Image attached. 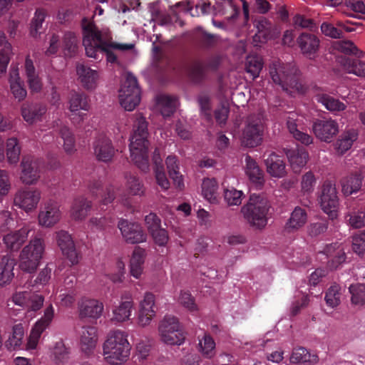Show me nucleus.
Masks as SVG:
<instances>
[{"instance_id":"f257e3e1","label":"nucleus","mask_w":365,"mask_h":365,"mask_svg":"<svg viewBox=\"0 0 365 365\" xmlns=\"http://www.w3.org/2000/svg\"><path fill=\"white\" fill-rule=\"evenodd\" d=\"M148 122L143 116L136 118L133 124V133L130 138V158L135 165L143 172L150 170L148 159L149 141Z\"/></svg>"},{"instance_id":"f03ea898","label":"nucleus","mask_w":365,"mask_h":365,"mask_svg":"<svg viewBox=\"0 0 365 365\" xmlns=\"http://www.w3.org/2000/svg\"><path fill=\"white\" fill-rule=\"evenodd\" d=\"M269 73L273 83L284 91L293 88L301 93L307 91L304 85L299 81L297 68L292 64L274 60L269 64Z\"/></svg>"},{"instance_id":"7ed1b4c3","label":"nucleus","mask_w":365,"mask_h":365,"mask_svg":"<svg viewBox=\"0 0 365 365\" xmlns=\"http://www.w3.org/2000/svg\"><path fill=\"white\" fill-rule=\"evenodd\" d=\"M103 348L105 360L112 365L123 364L130 356V345L127 334L120 330L109 334Z\"/></svg>"},{"instance_id":"20e7f679","label":"nucleus","mask_w":365,"mask_h":365,"mask_svg":"<svg viewBox=\"0 0 365 365\" xmlns=\"http://www.w3.org/2000/svg\"><path fill=\"white\" fill-rule=\"evenodd\" d=\"M270 207L271 205L265 196L253 193L242 212L251 225L262 229L267 224Z\"/></svg>"},{"instance_id":"39448f33","label":"nucleus","mask_w":365,"mask_h":365,"mask_svg":"<svg viewBox=\"0 0 365 365\" xmlns=\"http://www.w3.org/2000/svg\"><path fill=\"white\" fill-rule=\"evenodd\" d=\"M222 62L220 56L213 54L205 60H193L187 66V73L189 79L195 84L205 81L208 72H215L218 70Z\"/></svg>"},{"instance_id":"423d86ee","label":"nucleus","mask_w":365,"mask_h":365,"mask_svg":"<svg viewBox=\"0 0 365 365\" xmlns=\"http://www.w3.org/2000/svg\"><path fill=\"white\" fill-rule=\"evenodd\" d=\"M44 251L43 242L40 238L30 241L21 252L19 267L21 270L31 273L38 266Z\"/></svg>"},{"instance_id":"0eeeda50","label":"nucleus","mask_w":365,"mask_h":365,"mask_svg":"<svg viewBox=\"0 0 365 365\" xmlns=\"http://www.w3.org/2000/svg\"><path fill=\"white\" fill-rule=\"evenodd\" d=\"M119 101L120 106L128 111L133 110L140 101V89L136 77L131 73L126 74L119 91Z\"/></svg>"},{"instance_id":"6e6552de","label":"nucleus","mask_w":365,"mask_h":365,"mask_svg":"<svg viewBox=\"0 0 365 365\" xmlns=\"http://www.w3.org/2000/svg\"><path fill=\"white\" fill-rule=\"evenodd\" d=\"M83 45L87 56L98 59L99 53H102L103 47L106 43L101 31L95 25L88 24L83 26Z\"/></svg>"},{"instance_id":"1a4fd4ad","label":"nucleus","mask_w":365,"mask_h":365,"mask_svg":"<svg viewBox=\"0 0 365 365\" xmlns=\"http://www.w3.org/2000/svg\"><path fill=\"white\" fill-rule=\"evenodd\" d=\"M159 332L163 341L170 345H180L185 341V336L178 318L165 316L159 325Z\"/></svg>"},{"instance_id":"9d476101","label":"nucleus","mask_w":365,"mask_h":365,"mask_svg":"<svg viewBox=\"0 0 365 365\" xmlns=\"http://www.w3.org/2000/svg\"><path fill=\"white\" fill-rule=\"evenodd\" d=\"M263 131L262 115L261 114L249 115L242 133V143L250 148L257 146L262 142Z\"/></svg>"},{"instance_id":"9b49d317","label":"nucleus","mask_w":365,"mask_h":365,"mask_svg":"<svg viewBox=\"0 0 365 365\" xmlns=\"http://www.w3.org/2000/svg\"><path fill=\"white\" fill-rule=\"evenodd\" d=\"M319 203L322 210L331 219L336 217L339 202L334 183L329 180L324 182Z\"/></svg>"},{"instance_id":"f8f14e48","label":"nucleus","mask_w":365,"mask_h":365,"mask_svg":"<svg viewBox=\"0 0 365 365\" xmlns=\"http://www.w3.org/2000/svg\"><path fill=\"white\" fill-rule=\"evenodd\" d=\"M312 131L318 139L329 143L338 133L339 125L330 118H317L313 121Z\"/></svg>"},{"instance_id":"ddd939ff","label":"nucleus","mask_w":365,"mask_h":365,"mask_svg":"<svg viewBox=\"0 0 365 365\" xmlns=\"http://www.w3.org/2000/svg\"><path fill=\"white\" fill-rule=\"evenodd\" d=\"M54 317V308L52 304L44 310L43 316L33 327L27 339L26 348L34 349L36 347L41 334L48 327Z\"/></svg>"},{"instance_id":"4468645a","label":"nucleus","mask_w":365,"mask_h":365,"mask_svg":"<svg viewBox=\"0 0 365 365\" xmlns=\"http://www.w3.org/2000/svg\"><path fill=\"white\" fill-rule=\"evenodd\" d=\"M118 227L120 230L123 239L129 244H138L145 242L146 234L141 226L135 222H129L128 220L120 219L118 223Z\"/></svg>"},{"instance_id":"2eb2a0df","label":"nucleus","mask_w":365,"mask_h":365,"mask_svg":"<svg viewBox=\"0 0 365 365\" xmlns=\"http://www.w3.org/2000/svg\"><path fill=\"white\" fill-rule=\"evenodd\" d=\"M41 164V160L34 156H24L21 163L22 182L28 185L36 183L40 178Z\"/></svg>"},{"instance_id":"dca6fc26","label":"nucleus","mask_w":365,"mask_h":365,"mask_svg":"<svg viewBox=\"0 0 365 365\" xmlns=\"http://www.w3.org/2000/svg\"><path fill=\"white\" fill-rule=\"evenodd\" d=\"M40 198L41 192L38 190L26 187L16 193L14 202L16 206L29 212L37 207Z\"/></svg>"},{"instance_id":"f3484780","label":"nucleus","mask_w":365,"mask_h":365,"mask_svg":"<svg viewBox=\"0 0 365 365\" xmlns=\"http://www.w3.org/2000/svg\"><path fill=\"white\" fill-rule=\"evenodd\" d=\"M33 231V225H25L20 230L11 232L3 237L6 247L11 251H17L27 240L29 233Z\"/></svg>"},{"instance_id":"a211bd4d","label":"nucleus","mask_w":365,"mask_h":365,"mask_svg":"<svg viewBox=\"0 0 365 365\" xmlns=\"http://www.w3.org/2000/svg\"><path fill=\"white\" fill-rule=\"evenodd\" d=\"M94 154L99 161L108 162L115 154L111 140L103 134L98 135L93 143Z\"/></svg>"},{"instance_id":"6ab92c4d","label":"nucleus","mask_w":365,"mask_h":365,"mask_svg":"<svg viewBox=\"0 0 365 365\" xmlns=\"http://www.w3.org/2000/svg\"><path fill=\"white\" fill-rule=\"evenodd\" d=\"M319 39L309 32H303L297 38V43L303 55L314 58L319 48Z\"/></svg>"},{"instance_id":"aec40b11","label":"nucleus","mask_w":365,"mask_h":365,"mask_svg":"<svg viewBox=\"0 0 365 365\" xmlns=\"http://www.w3.org/2000/svg\"><path fill=\"white\" fill-rule=\"evenodd\" d=\"M56 240L58 245L63 254L66 256L72 264H77L79 261V255L77 252L73 241L68 232L61 230L57 232Z\"/></svg>"},{"instance_id":"412c9836","label":"nucleus","mask_w":365,"mask_h":365,"mask_svg":"<svg viewBox=\"0 0 365 365\" xmlns=\"http://www.w3.org/2000/svg\"><path fill=\"white\" fill-rule=\"evenodd\" d=\"M155 306V296L150 292L145 293L144 299L140 302V309L138 313V324L141 327H145L149 324L155 315L154 309Z\"/></svg>"},{"instance_id":"4be33fe9","label":"nucleus","mask_w":365,"mask_h":365,"mask_svg":"<svg viewBox=\"0 0 365 365\" xmlns=\"http://www.w3.org/2000/svg\"><path fill=\"white\" fill-rule=\"evenodd\" d=\"M61 216L57 202L49 201L45 204L38 215L39 224L44 227H51L58 222Z\"/></svg>"},{"instance_id":"5701e85b","label":"nucleus","mask_w":365,"mask_h":365,"mask_svg":"<svg viewBox=\"0 0 365 365\" xmlns=\"http://www.w3.org/2000/svg\"><path fill=\"white\" fill-rule=\"evenodd\" d=\"M286 155L293 171L296 173L301 171L309 158L308 152L303 146L287 150Z\"/></svg>"},{"instance_id":"b1692460","label":"nucleus","mask_w":365,"mask_h":365,"mask_svg":"<svg viewBox=\"0 0 365 365\" xmlns=\"http://www.w3.org/2000/svg\"><path fill=\"white\" fill-rule=\"evenodd\" d=\"M267 172L273 177L281 178L285 173V165L282 157L274 152H266L263 155Z\"/></svg>"},{"instance_id":"393cba45","label":"nucleus","mask_w":365,"mask_h":365,"mask_svg":"<svg viewBox=\"0 0 365 365\" xmlns=\"http://www.w3.org/2000/svg\"><path fill=\"white\" fill-rule=\"evenodd\" d=\"M307 214L304 209L296 207L292 212L290 217L286 222L284 230L287 233H293L299 230L307 222Z\"/></svg>"},{"instance_id":"a878e982","label":"nucleus","mask_w":365,"mask_h":365,"mask_svg":"<svg viewBox=\"0 0 365 365\" xmlns=\"http://www.w3.org/2000/svg\"><path fill=\"white\" fill-rule=\"evenodd\" d=\"M364 176L360 172L351 173L341 180V191L344 195H351L360 190Z\"/></svg>"},{"instance_id":"bb28decb","label":"nucleus","mask_w":365,"mask_h":365,"mask_svg":"<svg viewBox=\"0 0 365 365\" xmlns=\"http://www.w3.org/2000/svg\"><path fill=\"white\" fill-rule=\"evenodd\" d=\"M103 311V304L96 299L83 300L79 307L81 318L98 319Z\"/></svg>"},{"instance_id":"cd10ccee","label":"nucleus","mask_w":365,"mask_h":365,"mask_svg":"<svg viewBox=\"0 0 365 365\" xmlns=\"http://www.w3.org/2000/svg\"><path fill=\"white\" fill-rule=\"evenodd\" d=\"M323 252L331 258L329 263L331 269H336L346 259V254L338 242L327 245Z\"/></svg>"},{"instance_id":"c85d7f7f","label":"nucleus","mask_w":365,"mask_h":365,"mask_svg":"<svg viewBox=\"0 0 365 365\" xmlns=\"http://www.w3.org/2000/svg\"><path fill=\"white\" fill-rule=\"evenodd\" d=\"M315 100L323 105L326 109L330 112H340L343 111L346 108V104L340 101L339 99L334 98L327 93L321 92L319 88L317 89V92L314 94Z\"/></svg>"},{"instance_id":"c756f323","label":"nucleus","mask_w":365,"mask_h":365,"mask_svg":"<svg viewBox=\"0 0 365 365\" xmlns=\"http://www.w3.org/2000/svg\"><path fill=\"white\" fill-rule=\"evenodd\" d=\"M76 72L83 86L88 89H93L96 87L98 73L95 70L78 63L76 66Z\"/></svg>"},{"instance_id":"7c9ffc66","label":"nucleus","mask_w":365,"mask_h":365,"mask_svg":"<svg viewBox=\"0 0 365 365\" xmlns=\"http://www.w3.org/2000/svg\"><path fill=\"white\" fill-rule=\"evenodd\" d=\"M245 172L250 181L257 187H262L264 182L263 171L259 168L257 162L250 155L245 158Z\"/></svg>"},{"instance_id":"2f4dec72","label":"nucleus","mask_w":365,"mask_h":365,"mask_svg":"<svg viewBox=\"0 0 365 365\" xmlns=\"http://www.w3.org/2000/svg\"><path fill=\"white\" fill-rule=\"evenodd\" d=\"M46 108L41 103H26L21 108V115L29 123H33L41 119Z\"/></svg>"},{"instance_id":"473e14b6","label":"nucleus","mask_w":365,"mask_h":365,"mask_svg":"<svg viewBox=\"0 0 365 365\" xmlns=\"http://www.w3.org/2000/svg\"><path fill=\"white\" fill-rule=\"evenodd\" d=\"M178 99L176 96L161 95L157 98V107L164 118L171 116L176 110Z\"/></svg>"},{"instance_id":"72a5a7b5","label":"nucleus","mask_w":365,"mask_h":365,"mask_svg":"<svg viewBox=\"0 0 365 365\" xmlns=\"http://www.w3.org/2000/svg\"><path fill=\"white\" fill-rule=\"evenodd\" d=\"M97 342V329L95 327L88 326L82 328L81 336V349L86 354H89L95 347Z\"/></svg>"},{"instance_id":"f704fd0d","label":"nucleus","mask_w":365,"mask_h":365,"mask_svg":"<svg viewBox=\"0 0 365 365\" xmlns=\"http://www.w3.org/2000/svg\"><path fill=\"white\" fill-rule=\"evenodd\" d=\"M91 202L83 196L74 199L71 207V216L76 220L86 218L91 208Z\"/></svg>"},{"instance_id":"c9c22d12","label":"nucleus","mask_w":365,"mask_h":365,"mask_svg":"<svg viewBox=\"0 0 365 365\" xmlns=\"http://www.w3.org/2000/svg\"><path fill=\"white\" fill-rule=\"evenodd\" d=\"M145 260V250L136 247L130 261V274L138 279L143 272V265Z\"/></svg>"},{"instance_id":"e433bc0d","label":"nucleus","mask_w":365,"mask_h":365,"mask_svg":"<svg viewBox=\"0 0 365 365\" xmlns=\"http://www.w3.org/2000/svg\"><path fill=\"white\" fill-rule=\"evenodd\" d=\"M133 308V302L132 300L121 302L113 309L111 320L114 322H123L129 320Z\"/></svg>"},{"instance_id":"4c0bfd02","label":"nucleus","mask_w":365,"mask_h":365,"mask_svg":"<svg viewBox=\"0 0 365 365\" xmlns=\"http://www.w3.org/2000/svg\"><path fill=\"white\" fill-rule=\"evenodd\" d=\"M0 74L6 73L8 64L12 55V48L6 40L5 34L0 32Z\"/></svg>"},{"instance_id":"58836bf2","label":"nucleus","mask_w":365,"mask_h":365,"mask_svg":"<svg viewBox=\"0 0 365 365\" xmlns=\"http://www.w3.org/2000/svg\"><path fill=\"white\" fill-rule=\"evenodd\" d=\"M24 327L22 324H15L12 328V333L5 342V346L9 350L21 349L24 337Z\"/></svg>"},{"instance_id":"ea45409f","label":"nucleus","mask_w":365,"mask_h":365,"mask_svg":"<svg viewBox=\"0 0 365 365\" xmlns=\"http://www.w3.org/2000/svg\"><path fill=\"white\" fill-rule=\"evenodd\" d=\"M69 110L76 113L79 110H88V96L83 92L72 91L69 97Z\"/></svg>"},{"instance_id":"a19ab883","label":"nucleus","mask_w":365,"mask_h":365,"mask_svg":"<svg viewBox=\"0 0 365 365\" xmlns=\"http://www.w3.org/2000/svg\"><path fill=\"white\" fill-rule=\"evenodd\" d=\"M134 48L133 43H120L117 42H106L103 47L102 53H105L108 62L114 63L117 62V56L111 51L115 49L119 51H130Z\"/></svg>"},{"instance_id":"79ce46f5","label":"nucleus","mask_w":365,"mask_h":365,"mask_svg":"<svg viewBox=\"0 0 365 365\" xmlns=\"http://www.w3.org/2000/svg\"><path fill=\"white\" fill-rule=\"evenodd\" d=\"M15 260L4 257L0 264V285L4 286L9 284L14 277L13 272Z\"/></svg>"},{"instance_id":"37998d69","label":"nucleus","mask_w":365,"mask_h":365,"mask_svg":"<svg viewBox=\"0 0 365 365\" xmlns=\"http://www.w3.org/2000/svg\"><path fill=\"white\" fill-rule=\"evenodd\" d=\"M167 168L170 178L173 180L176 186L182 189L184 187L182 175L179 172V167L177 163V158L173 155H169L165 160Z\"/></svg>"},{"instance_id":"c03bdc74","label":"nucleus","mask_w":365,"mask_h":365,"mask_svg":"<svg viewBox=\"0 0 365 365\" xmlns=\"http://www.w3.org/2000/svg\"><path fill=\"white\" fill-rule=\"evenodd\" d=\"M218 184L215 178H205L202 183V194L209 202H217Z\"/></svg>"},{"instance_id":"a18cd8bd","label":"nucleus","mask_w":365,"mask_h":365,"mask_svg":"<svg viewBox=\"0 0 365 365\" xmlns=\"http://www.w3.org/2000/svg\"><path fill=\"white\" fill-rule=\"evenodd\" d=\"M198 350L203 356L210 359L215 354V342L210 334L204 333L202 338L198 336Z\"/></svg>"},{"instance_id":"49530a36","label":"nucleus","mask_w":365,"mask_h":365,"mask_svg":"<svg viewBox=\"0 0 365 365\" xmlns=\"http://www.w3.org/2000/svg\"><path fill=\"white\" fill-rule=\"evenodd\" d=\"M290 361L292 363L315 364L318 361V356L315 354H311L307 349L300 346L294 349Z\"/></svg>"},{"instance_id":"de8ad7c7","label":"nucleus","mask_w":365,"mask_h":365,"mask_svg":"<svg viewBox=\"0 0 365 365\" xmlns=\"http://www.w3.org/2000/svg\"><path fill=\"white\" fill-rule=\"evenodd\" d=\"M126 187L130 195L142 196L144 195L145 188L142 180L136 175L127 173L125 175Z\"/></svg>"},{"instance_id":"09e8293b","label":"nucleus","mask_w":365,"mask_h":365,"mask_svg":"<svg viewBox=\"0 0 365 365\" xmlns=\"http://www.w3.org/2000/svg\"><path fill=\"white\" fill-rule=\"evenodd\" d=\"M78 40L75 33L67 31L63 38V49L64 54L68 57H73L78 51Z\"/></svg>"},{"instance_id":"8fccbe9b","label":"nucleus","mask_w":365,"mask_h":365,"mask_svg":"<svg viewBox=\"0 0 365 365\" xmlns=\"http://www.w3.org/2000/svg\"><path fill=\"white\" fill-rule=\"evenodd\" d=\"M343 65L347 73L359 77H365V62L357 58H346L344 59Z\"/></svg>"},{"instance_id":"3c124183","label":"nucleus","mask_w":365,"mask_h":365,"mask_svg":"<svg viewBox=\"0 0 365 365\" xmlns=\"http://www.w3.org/2000/svg\"><path fill=\"white\" fill-rule=\"evenodd\" d=\"M287 126L289 133L292 135L295 140L306 145L312 143V137L307 133L299 130L295 120L289 118L287 121Z\"/></svg>"},{"instance_id":"603ef678","label":"nucleus","mask_w":365,"mask_h":365,"mask_svg":"<svg viewBox=\"0 0 365 365\" xmlns=\"http://www.w3.org/2000/svg\"><path fill=\"white\" fill-rule=\"evenodd\" d=\"M263 68L262 59L258 56H250L247 58L245 69L252 78H257Z\"/></svg>"},{"instance_id":"864d4df0","label":"nucleus","mask_w":365,"mask_h":365,"mask_svg":"<svg viewBox=\"0 0 365 365\" xmlns=\"http://www.w3.org/2000/svg\"><path fill=\"white\" fill-rule=\"evenodd\" d=\"M59 135L63 140V149L68 154L73 153L76 149L75 138L71 130L67 126H62Z\"/></svg>"},{"instance_id":"5fc2aeb1","label":"nucleus","mask_w":365,"mask_h":365,"mask_svg":"<svg viewBox=\"0 0 365 365\" xmlns=\"http://www.w3.org/2000/svg\"><path fill=\"white\" fill-rule=\"evenodd\" d=\"M21 148L16 138H10L6 141V156L10 163H16L19 160Z\"/></svg>"},{"instance_id":"6e6d98bb","label":"nucleus","mask_w":365,"mask_h":365,"mask_svg":"<svg viewBox=\"0 0 365 365\" xmlns=\"http://www.w3.org/2000/svg\"><path fill=\"white\" fill-rule=\"evenodd\" d=\"M357 139V134L354 130H348L344 133L341 138L336 142L337 150L339 153H344L347 151L352 145L353 143Z\"/></svg>"},{"instance_id":"4d7b16f0","label":"nucleus","mask_w":365,"mask_h":365,"mask_svg":"<svg viewBox=\"0 0 365 365\" xmlns=\"http://www.w3.org/2000/svg\"><path fill=\"white\" fill-rule=\"evenodd\" d=\"M348 225L354 229H360L365 226V212L352 211L345 216Z\"/></svg>"},{"instance_id":"13d9d810","label":"nucleus","mask_w":365,"mask_h":365,"mask_svg":"<svg viewBox=\"0 0 365 365\" xmlns=\"http://www.w3.org/2000/svg\"><path fill=\"white\" fill-rule=\"evenodd\" d=\"M351 294V302L356 305L365 304V285L361 284H351L349 288Z\"/></svg>"},{"instance_id":"bf43d9fd","label":"nucleus","mask_w":365,"mask_h":365,"mask_svg":"<svg viewBox=\"0 0 365 365\" xmlns=\"http://www.w3.org/2000/svg\"><path fill=\"white\" fill-rule=\"evenodd\" d=\"M340 288L337 284L331 285L325 293L324 299L331 308L337 307L340 303Z\"/></svg>"},{"instance_id":"052dcab7","label":"nucleus","mask_w":365,"mask_h":365,"mask_svg":"<svg viewBox=\"0 0 365 365\" xmlns=\"http://www.w3.org/2000/svg\"><path fill=\"white\" fill-rule=\"evenodd\" d=\"M53 354L56 363H64L68 359L69 351L62 341H58L54 346Z\"/></svg>"},{"instance_id":"680f3d73","label":"nucleus","mask_w":365,"mask_h":365,"mask_svg":"<svg viewBox=\"0 0 365 365\" xmlns=\"http://www.w3.org/2000/svg\"><path fill=\"white\" fill-rule=\"evenodd\" d=\"M352 250L358 254L361 255L365 252V231H359L352 236Z\"/></svg>"},{"instance_id":"e2e57ef3","label":"nucleus","mask_w":365,"mask_h":365,"mask_svg":"<svg viewBox=\"0 0 365 365\" xmlns=\"http://www.w3.org/2000/svg\"><path fill=\"white\" fill-rule=\"evenodd\" d=\"M242 191L237 190L234 188H225L224 197L226 202L230 205H238L242 202Z\"/></svg>"},{"instance_id":"0e129e2a","label":"nucleus","mask_w":365,"mask_h":365,"mask_svg":"<svg viewBox=\"0 0 365 365\" xmlns=\"http://www.w3.org/2000/svg\"><path fill=\"white\" fill-rule=\"evenodd\" d=\"M198 103L200 107L202 114L207 122H211L212 115L211 113V106L210 98L206 95H202L198 97Z\"/></svg>"},{"instance_id":"69168bd1","label":"nucleus","mask_w":365,"mask_h":365,"mask_svg":"<svg viewBox=\"0 0 365 365\" xmlns=\"http://www.w3.org/2000/svg\"><path fill=\"white\" fill-rule=\"evenodd\" d=\"M44 297L41 294L31 293L26 306L29 311L36 312L41 309Z\"/></svg>"},{"instance_id":"338daca9","label":"nucleus","mask_w":365,"mask_h":365,"mask_svg":"<svg viewBox=\"0 0 365 365\" xmlns=\"http://www.w3.org/2000/svg\"><path fill=\"white\" fill-rule=\"evenodd\" d=\"M218 40L219 36L217 35L203 32L200 36L198 41L202 47L205 48H210L215 46Z\"/></svg>"},{"instance_id":"774afa93","label":"nucleus","mask_w":365,"mask_h":365,"mask_svg":"<svg viewBox=\"0 0 365 365\" xmlns=\"http://www.w3.org/2000/svg\"><path fill=\"white\" fill-rule=\"evenodd\" d=\"M44 11L41 9H37L31 22V33L33 36H35L38 33L39 29L42 27V24L44 21Z\"/></svg>"}]
</instances>
